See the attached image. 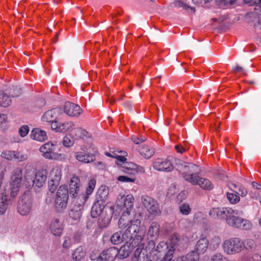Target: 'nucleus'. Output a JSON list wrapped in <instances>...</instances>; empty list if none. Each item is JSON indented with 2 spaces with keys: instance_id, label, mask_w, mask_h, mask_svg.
<instances>
[{
  "instance_id": "60",
  "label": "nucleus",
  "mask_w": 261,
  "mask_h": 261,
  "mask_svg": "<svg viewBox=\"0 0 261 261\" xmlns=\"http://www.w3.org/2000/svg\"><path fill=\"white\" fill-rule=\"evenodd\" d=\"M24 184L25 186L28 189H31L32 187H28V185L30 183L31 179H32V178H30L29 175H25L24 177Z\"/></svg>"
},
{
  "instance_id": "58",
  "label": "nucleus",
  "mask_w": 261,
  "mask_h": 261,
  "mask_svg": "<svg viewBox=\"0 0 261 261\" xmlns=\"http://www.w3.org/2000/svg\"><path fill=\"white\" fill-rule=\"evenodd\" d=\"M221 242V239L218 237H214L211 240V244L213 245V247L215 248L217 247Z\"/></svg>"
},
{
  "instance_id": "33",
  "label": "nucleus",
  "mask_w": 261,
  "mask_h": 261,
  "mask_svg": "<svg viewBox=\"0 0 261 261\" xmlns=\"http://www.w3.org/2000/svg\"><path fill=\"white\" fill-rule=\"evenodd\" d=\"M62 177V169L59 166L54 167L50 172V179L54 180L56 183L60 182Z\"/></svg>"
},
{
  "instance_id": "40",
  "label": "nucleus",
  "mask_w": 261,
  "mask_h": 261,
  "mask_svg": "<svg viewBox=\"0 0 261 261\" xmlns=\"http://www.w3.org/2000/svg\"><path fill=\"white\" fill-rule=\"evenodd\" d=\"M15 151H14L3 150L1 153V156L7 160L12 161L15 159Z\"/></svg>"
},
{
  "instance_id": "4",
  "label": "nucleus",
  "mask_w": 261,
  "mask_h": 261,
  "mask_svg": "<svg viewBox=\"0 0 261 261\" xmlns=\"http://www.w3.org/2000/svg\"><path fill=\"white\" fill-rule=\"evenodd\" d=\"M22 169L19 167L14 168L11 172L10 181L9 194L12 197H16L22 186Z\"/></svg>"
},
{
  "instance_id": "44",
  "label": "nucleus",
  "mask_w": 261,
  "mask_h": 261,
  "mask_svg": "<svg viewBox=\"0 0 261 261\" xmlns=\"http://www.w3.org/2000/svg\"><path fill=\"white\" fill-rule=\"evenodd\" d=\"M21 93L20 88L17 86H13L12 88H10V91L9 92V96L12 97H15L19 96L21 94Z\"/></svg>"
},
{
  "instance_id": "30",
  "label": "nucleus",
  "mask_w": 261,
  "mask_h": 261,
  "mask_svg": "<svg viewBox=\"0 0 261 261\" xmlns=\"http://www.w3.org/2000/svg\"><path fill=\"white\" fill-rule=\"evenodd\" d=\"M209 244L208 240L206 238L203 237L200 239L197 242L195 246V249L197 252L199 253H204L208 247Z\"/></svg>"
},
{
  "instance_id": "6",
  "label": "nucleus",
  "mask_w": 261,
  "mask_h": 261,
  "mask_svg": "<svg viewBox=\"0 0 261 261\" xmlns=\"http://www.w3.org/2000/svg\"><path fill=\"white\" fill-rule=\"evenodd\" d=\"M244 247V241L236 237L226 240L223 244L224 251L228 255L240 253L243 250Z\"/></svg>"
},
{
  "instance_id": "37",
  "label": "nucleus",
  "mask_w": 261,
  "mask_h": 261,
  "mask_svg": "<svg viewBox=\"0 0 261 261\" xmlns=\"http://www.w3.org/2000/svg\"><path fill=\"white\" fill-rule=\"evenodd\" d=\"M86 252L82 246H79L75 249L72 254V258L76 260H80L84 258Z\"/></svg>"
},
{
  "instance_id": "36",
  "label": "nucleus",
  "mask_w": 261,
  "mask_h": 261,
  "mask_svg": "<svg viewBox=\"0 0 261 261\" xmlns=\"http://www.w3.org/2000/svg\"><path fill=\"white\" fill-rule=\"evenodd\" d=\"M187 1L188 0H175L173 3V5L177 8H182L185 10L188 11L191 10L192 12H194V8L188 6V4L187 2Z\"/></svg>"
},
{
  "instance_id": "64",
  "label": "nucleus",
  "mask_w": 261,
  "mask_h": 261,
  "mask_svg": "<svg viewBox=\"0 0 261 261\" xmlns=\"http://www.w3.org/2000/svg\"><path fill=\"white\" fill-rule=\"evenodd\" d=\"M252 186L256 189H261V185H259L255 181H253L252 182Z\"/></svg>"
},
{
  "instance_id": "50",
  "label": "nucleus",
  "mask_w": 261,
  "mask_h": 261,
  "mask_svg": "<svg viewBox=\"0 0 261 261\" xmlns=\"http://www.w3.org/2000/svg\"><path fill=\"white\" fill-rule=\"evenodd\" d=\"M29 130V127L28 125H23L19 128L18 133L21 137H24L28 134Z\"/></svg>"
},
{
  "instance_id": "48",
  "label": "nucleus",
  "mask_w": 261,
  "mask_h": 261,
  "mask_svg": "<svg viewBox=\"0 0 261 261\" xmlns=\"http://www.w3.org/2000/svg\"><path fill=\"white\" fill-rule=\"evenodd\" d=\"M73 129L74 130L75 135L79 138L86 137L88 134V132L86 130L81 127L76 128Z\"/></svg>"
},
{
  "instance_id": "2",
  "label": "nucleus",
  "mask_w": 261,
  "mask_h": 261,
  "mask_svg": "<svg viewBox=\"0 0 261 261\" xmlns=\"http://www.w3.org/2000/svg\"><path fill=\"white\" fill-rule=\"evenodd\" d=\"M141 221L135 217L134 214L129 211H124L118 221V227L120 229H129L131 234L137 235L140 229Z\"/></svg>"
},
{
  "instance_id": "29",
  "label": "nucleus",
  "mask_w": 261,
  "mask_h": 261,
  "mask_svg": "<svg viewBox=\"0 0 261 261\" xmlns=\"http://www.w3.org/2000/svg\"><path fill=\"white\" fill-rule=\"evenodd\" d=\"M76 159L84 163L92 162L95 160V156L92 153H86L84 152H77L75 154Z\"/></svg>"
},
{
  "instance_id": "57",
  "label": "nucleus",
  "mask_w": 261,
  "mask_h": 261,
  "mask_svg": "<svg viewBox=\"0 0 261 261\" xmlns=\"http://www.w3.org/2000/svg\"><path fill=\"white\" fill-rule=\"evenodd\" d=\"M232 71L234 72H242L243 74L246 75H247V71L243 67L240 66L239 65H237L235 67H233L232 69Z\"/></svg>"
},
{
  "instance_id": "12",
  "label": "nucleus",
  "mask_w": 261,
  "mask_h": 261,
  "mask_svg": "<svg viewBox=\"0 0 261 261\" xmlns=\"http://www.w3.org/2000/svg\"><path fill=\"white\" fill-rule=\"evenodd\" d=\"M160 225L156 222H153L151 223L148 230V236L152 240L149 241L146 247L145 250L147 249L155 248V242L153 239H156L160 236Z\"/></svg>"
},
{
  "instance_id": "45",
  "label": "nucleus",
  "mask_w": 261,
  "mask_h": 261,
  "mask_svg": "<svg viewBox=\"0 0 261 261\" xmlns=\"http://www.w3.org/2000/svg\"><path fill=\"white\" fill-rule=\"evenodd\" d=\"M63 145L66 147L72 146L74 144V140L70 136H66L62 140Z\"/></svg>"
},
{
  "instance_id": "26",
  "label": "nucleus",
  "mask_w": 261,
  "mask_h": 261,
  "mask_svg": "<svg viewBox=\"0 0 261 261\" xmlns=\"http://www.w3.org/2000/svg\"><path fill=\"white\" fill-rule=\"evenodd\" d=\"M96 185V180L94 179H91L88 184V187L86 189L85 193L81 196L80 201L84 204L87 199L89 198V196L93 193Z\"/></svg>"
},
{
  "instance_id": "14",
  "label": "nucleus",
  "mask_w": 261,
  "mask_h": 261,
  "mask_svg": "<svg viewBox=\"0 0 261 261\" xmlns=\"http://www.w3.org/2000/svg\"><path fill=\"white\" fill-rule=\"evenodd\" d=\"M117 248L115 247H110L106 249L101 253L97 258V261H114L118 257Z\"/></svg>"
},
{
  "instance_id": "10",
  "label": "nucleus",
  "mask_w": 261,
  "mask_h": 261,
  "mask_svg": "<svg viewBox=\"0 0 261 261\" xmlns=\"http://www.w3.org/2000/svg\"><path fill=\"white\" fill-rule=\"evenodd\" d=\"M141 202L143 206L152 215L159 216L161 214L158 202L153 198L147 195L141 197Z\"/></svg>"
},
{
  "instance_id": "43",
  "label": "nucleus",
  "mask_w": 261,
  "mask_h": 261,
  "mask_svg": "<svg viewBox=\"0 0 261 261\" xmlns=\"http://www.w3.org/2000/svg\"><path fill=\"white\" fill-rule=\"evenodd\" d=\"M136 246H138V248L136 249L134 252V256L136 258H137L138 261H139L138 259L141 257L142 251L144 248V244L142 243L141 241L138 244H136V245H135V247Z\"/></svg>"
},
{
  "instance_id": "34",
  "label": "nucleus",
  "mask_w": 261,
  "mask_h": 261,
  "mask_svg": "<svg viewBox=\"0 0 261 261\" xmlns=\"http://www.w3.org/2000/svg\"><path fill=\"white\" fill-rule=\"evenodd\" d=\"M252 227V223L247 219L241 217L239 224L236 228L242 230H249Z\"/></svg>"
},
{
  "instance_id": "39",
  "label": "nucleus",
  "mask_w": 261,
  "mask_h": 261,
  "mask_svg": "<svg viewBox=\"0 0 261 261\" xmlns=\"http://www.w3.org/2000/svg\"><path fill=\"white\" fill-rule=\"evenodd\" d=\"M244 241V248L246 250L254 251L256 247V244L255 241L251 239H247Z\"/></svg>"
},
{
  "instance_id": "61",
  "label": "nucleus",
  "mask_w": 261,
  "mask_h": 261,
  "mask_svg": "<svg viewBox=\"0 0 261 261\" xmlns=\"http://www.w3.org/2000/svg\"><path fill=\"white\" fill-rule=\"evenodd\" d=\"M200 218L204 219L203 214L201 212L197 213L194 215V220L195 222H199L200 220H198V218Z\"/></svg>"
},
{
  "instance_id": "27",
  "label": "nucleus",
  "mask_w": 261,
  "mask_h": 261,
  "mask_svg": "<svg viewBox=\"0 0 261 261\" xmlns=\"http://www.w3.org/2000/svg\"><path fill=\"white\" fill-rule=\"evenodd\" d=\"M30 136L32 139L39 142H43L47 138L45 131L36 128L31 131Z\"/></svg>"
},
{
  "instance_id": "8",
  "label": "nucleus",
  "mask_w": 261,
  "mask_h": 261,
  "mask_svg": "<svg viewBox=\"0 0 261 261\" xmlns=\"http://www.w3.org/2000/svg\"><path fill=\"white\" fill-rule=\"evenodd\" d=\"M143 239L142 235H135V237L131 240L127 241L123 245H122L120 249H118V258L119 259H124L127 257L129 253L132 251L135 248V245L136 244H138Z\"/></svg>"
},
{
  "instance_id": "23",
  "label": "nucleus",
  "mask_w": 261,
  "mask_h": 261,
  "mask_svg": "<svg viewBox=\"0 0 261 261\" xmlns=\"http://www.w3.org/2000/svg\"><path fill=\"white\" fill-rule=\"evenodd\" d=\"M50 232L56 236H60L62 233L63 225L59 219L54 218L49 225Z\"/></svg>"
},
{
  "instance_id": "47",
  "label": "nucleus",
  "mask_w": 261,
  "mask_h": 261,
  "mask_svg": "<svg viewBox=\"0 0 261 261\" xmlns=\"http://www.w3.org/2000/svg\"><path fill=\"white\" fill-rule=\"evenodd\" d=\"M74 243L73 239L69 236H66L64 238V241L63 243V247L64 248H69Z\"/></svg>"
},
{
  "instance_id": "17",
  "label": "nucleus",
  "mask_w": 261,
  "mask_h": 261,
  "mask_svg": "<svg viewBox=\"0 0 261 261\" xmlns=\"http://www.w3.org/2000/svg\"><path fill=\"white\" fill-rule=\"evenodd\" d=\"M228 213L225 220L226 223L229 226L236 228L241 218L239 216L238 210H234L231 208L228 210Z\"/></svg>"
},
{
  "instance_id": "63",
  "label": "nucleus",
  "mask_w": 261,
  "mask_h": 261,
  "mask_svg": "<svg viewBox=\"0 0 261 261\" xmlns=\"http://www.w3.org/2000/svg\"><path fill=\"white\" fill-rule=\"evenodd\" d=\"M7 119V117L6 115L0 114V123L6 122Z\"/></svg>"
},
{
  "instance_id": "55",
  "label": "nucleus",
  "mask_w": 261,
  "mask_h": 261,
  "mask_svg": "<svg viewBox=\"0 0 261 261\" xmlns=\"http://www.w3.org/2000/svg\"><path fill=\"white\" fill-rule=\"evenodd\" d=\"M179 241V235L177 233L173 234L171 236V239H170V241H171V246H173L174 245H175L178 243V242Z\"/></svg>"
},
{
  "instance_id": "52",
  "label": "nucleus",
  "mask_w": 261,
  "mask_h": 261,
  "mask_svg": "<svg viewBox=\"0 0 261 261\" xmlns=\"http://www.w3.org/2000/svg\"><path fill=\"white\" fill-rule=\"evenodd\" d=\"M27 159L28 155L26 154H21L19 152L15 151L14 160L18 162H23L27 160Z\"/></svg>"
},
{
  "instance_id": "54",
  "label": "nucleus",
  "mask_w": 261,
  "mask_h": 261,
  "mask_svg": "<svg viewBox=\"0 0 261 261\" xmlns=\"http://www.w3.org/2000/svg\"><path fill=\"white\" fill-rule=\"evenodd\" d=\"M51 122V128L53 130H55L56 132H61L60 129V124L61 123L58 122L57 121H53Z\"/></svg>"
},
{
  "instance_id": "7",
  "label": "nucleus",
  "mask_w": 261,
  "mask_h": 261,
  "mask_svg": "<svg viewBox=\"0 0 261 261\" xmlns=\"http://www.w3.org/2000/svg\"><path fill=\"white\" fill-rule=\"evenodd\" d=\"M149 250V253H151V251L152 252H154V254L157 255L159 254V256L164 255V258L161 261H173L172 260L173 254L174 253L175 248L174 246L169 247L168 243L164 241L160 242L156 248L154 249H147V250Z\"/></svg>"
},
{
  "instance_id": "56",
  "label": "nucleus",
  "mask_w": 261,
  "mask_h": 261,
  "mask_svg": "<svg viewBox=\"0 0 261 261\" xmlns=\"http://www.w3.org/2000/svg\"><path fill=\"white\" fill-rule=\"evenodd\" d=\"M238 192H236V193L239 195H240L242 197L245 196L247 194V191L246 189L243 187L242 186H238Z\"/></svg>"
},
{
  "instance_id": "5",
  "label": "nucleus",
  "mask_w": 261,
  "mask_h": 261,
  "mask_svg": "<svg viewBox=\"0 0 261 261\" xmlns=\"http://www.w3.org/2000/svg\"><path fill=\"white\" fill-rule=\"evenodd\" d=\"M68 198L69 190L67 186L65 185L60 186L56 193L54 204L57 212L62 213L66 210Z\"/></svg>"
},
{
  "instance_id": "21",
  "label": "nucleus",
  "mask_w": 261,
  "mask_h": 261,
  "mask_svg": "<svg viewBox=\"0 0 261 261\" xmlns=\"http://www.w3.org/2000/svg\"><path fill=\"white\" fill-rule=\"evenodd\" d=\"M81 186L80 178L74 175L72 177L69 183V194L73 197H76L78 196Z\"/></svg>"
},
{
  "instance_id": "13",
  "label": "nucleus",
  "mask_w": 261,
  "mask_h": 261,
  "mask_svg": "<svg viewBox=\"0 0 261 261\" xmlns=\"http://www.w3.org/2000/svg\"><path fill=\"white\" fill-rule=\"evenodd\" d=\"M135 236L131 234L130 230H125L123 232L118 231L114 233L111 237L112 244L117 245L124 241H131Z\"/></svg>"
},
{
  "instance_id": "51",
  "label": "nucleus",
  "mask_w": 261,
  "mask_h": 261,
  "mask_svg": "<svg viewBox=\"0 0 261 261\" xmlns=\"http://www.w3.org/2000/svg\"><path fill=\"white\" fill-rule=\"evenodd\" d=\"M117 180L122 182H134L135 181V177H128L126 176H119L117 178Z\"/></svg>"
},
{
  "instance_id": "19",
  "label": "nucleus",
  "mask_w": 261,
  "mask_h": 261,
  "mask_svg": "<svg viewBox=\"0 0 261 261\" xmlns=\"http://www.w3.org/2000/svg\"><path fill=\"white\" fill-rule=\"evenodd\" d=\"M230 207H214L209 211V215L211 217L215 219H225L228 213V210Z\"/></svg>"
},
{
  "instance_id": "49",
  "label": "nucleus",
  "mask_w": 261,
  "mask_h": 261,
  "mask_svg": "<svg viewBox=\"0 0 261 261\" xmlns=\"http://www.w3.org/2000/svg\"><path fill=\"white\" fill-rule=\"evenodd\" d=\"M211 261H230L222 254L217 253L214 254L211 259Z\"/></svg>"
},
{
  "instance_id": "3",
  "label": "nucleus",
  "mask_w": 261,
  "mask_h": 261,
  "mask_svg": "<svg viewBox=\"0 0 261 261\" xmlns=\"http://www.w3.org/2000/svg\"><path fill=\"white\" fill-rule=\"evenodd\" d=\"M57 146V143L56 142H48L40 147L39 151L42 153V155L45 159L48 160L58 161L67 160L68 156L66 154L58 153L55 151Z\"/></svg>"
},
{
  "instance_id": "31",
  "label": "nucleus",
  "mask_w": 261,
  "mask_h": 261,
  "mask_svg": "<svg viewBox=\"0 0 261 261\" xmlns=\"http://www.w3.org/2000/svg\"><path fill=\"white\" fill-rule=\"evenodd\" d=\"M109 195V188L106 186H101L97 190L96 200L105 202Z\"/></svg>"
},
{
  "instance_id": "38",
  "label": "nucleus",
  "mask_w": 261,
  "mask_h": 261,
  "mask_svg": "<svg viewBox=\"0 0 261 261\" xmlns=\"http://www.w3.org/2000/svg\"><path fill=\"white\" fill-rule=\"evenodd\" d=\"M75 125L72 121H67L60 124V129L61 133H65L67 131L73 130Z\"/></svg>"
},
{
  "instance_id": "35",
  "label": "nucleus",
  "mask_w": 261,
  "mask_h": 261,
  "mask_svg": "<svg viewBox=\"0 0 261 261\" xmlns=\"http://www.w3.org/2000/svg\"><path fill=\"white\" fill-rule=\"evenodd\" d=\"M134 196L131 194L127 195L125 197L123 203L124 208H125L124 211H128L131 212L134 206Z\"/></svg>"
},
{
  "instance_id": "25",
  "label": "nucleus",
  "mask_w": 261,
  "mask_h": 261,
  "mask_svg": "<svg viewBox=\"0 0 261 261\" xmlns=\"http://www.w3.org/2000/svg\"><path fill=\"white\" fill-rule=\"evenodd\" d=\"M83 204V203H79L77 205L73 204L69 212V217L75 220H79L82 216Z\"/></svg>"
},
{
  "instance_id": "32",
  "label": "nucleus",
  "mask_w": 261,
  "mask_h": 261,
  "mask_svg": "<svg viewBox=\"0 0 261 261\" xmlns=\"http://www.w3.org/2000/svg\"><path fill=\"white\" fill-rule=\"evenodd\" d=\"M139 151L140 154L146 159L150 158L154 153L153 148L145 144L140 146Z\"/></svg>"
},
{
  "instance_id": "28",
  "label": "nucleus",
  "mask_w": 261,
  "mask_h": 261,
  "mask_svg": "<svg viewBox=\"0 0 261 261\" xmlns=\"http://www.w3.org/2000/svg\"><path fill=\"white\" fill-rule=\"evenodd\" d=\"M105 202L96 200L93 203L91 211V215L93 218H97L102 213L105 207Z\"/></svg>"
},
{
  "instance_id": "18",
  "label": "nucleus",
  "mask_w": 261,
  "mask_h": 261,
  "mask_svg": "<svg viewBox=\"0 0 261 261\" xmlns=\"http://www.w3.org/2000/svg\"><path fill=\"white\" fill-rule=\"evenodd\" d=\"M122 168V170L124 172L133 175L137 173H144L145 172V169L143 167L133 162L124 163Z\"/></svg>"
},
{
  "instance_id": "46",
  "label": "nucleus",
  "mask_w": 261,
  "mask_h": 261,
  "mask_svg": "<svg viewBox=\"0 0 261 261\" xmlns=\"http://www.w3.org/2000/svg\"><path fill=\"white\" fill-rule=\"evenodd\" d=\"M99 226L100 228H105L109 225L110 222L109 217L102 218L101 216L98 219Z\"/></svg>"
},
{
  "instance_id": "59",
  "label": "nucleus",
  "mask_w": 261,
  "mask_h": 261,
  "mask_svg": "<svg viewBox=\"0 0 261 261\" xmlns=\"http://www.w3.org/2000/svg\"><path fill=\"white\" fill-rule=\"evenodd\" d=\"M132 140L136 144H139L144 142V139H140V138H138L137 136H135L132 137Z\"/></svg>"
},
{
  "instance_id": "9",
  "label": "nucleus",
  "mask_w": 261,
  "mask_h": 261,
  "mask_svg": "<svg viewBox=\"0 0 261 261\" xmlns=\"http://www.w3.org/2000/svg\"><path fill=\"white\" fill-rule=\"evenodd\" d=\"M33 199L28 194H24L20 198L17 205L18 213L22 216H27L32 210Z\"/></svg>"
},
{
  "instance_id": "15",
  "label": "nucleus",
  "mask_w": 261,
  "mask_h": 261,
  "mask_svg": "<svg viewBox=\"0 0 261 261\" xmlns=\"http://www.w3.org/2000/svg\"><path fill=\"white\" fill-rule=\"evenodd\" d=\"M62 111L69 117H79L82 113V110L79 105L69 101L65 103Z\"/></svg>"
},
{
  "instance_id": "11",
  "label": "nucleus",
  "mask_w": 261,
  "mask_h": 261,
  "mask_svg": "<svg viewBox=\"0 0 261 261\" xmlns=\"http://www.w3.org/2000/svg\"><path fill=\"white\" fill-rule=\"evenodd\" d=\"M153 168L158 171L170 172L174 169L172 158L157 159L153 163Z\"/></svg>"
},
{
  "instance_id": "62",
  "label": "nucleus",
  "mask_w": 261,
  "mask_h": 261,
  "mask_svg": "<svg viewBox=\"0 0 261 261\" xmlns=\"http://www.w3.org/2000/svg\"><path fill=\"white\" fill-rule=\"evenodd\" d=\"M175 148L177 152L179 153H183L186 151V149L181 145H177L175 146Z\"/></svg>"
},
{
  "instance_id": "53",
  "label": "nucleus",
  "mask_w": 261,
  "mask_h": 261,
  "mask_svg": "<svg viewBox=\"0 0 261 261\" xmlns=\"http://www.w3.org/2000/svg\"><path fill=\"white\" fill-rule=\"evenodd\" d=\"M59 182H57V183H56V182L52 179H50L49 181H48V185L49 191H50L51 193L54 192L57 189V187L59 186Z\"/></svg>"
},
{
  "instance_id": "42",
  "label": "nucleus",
  "mask_w": 261,
  "mask_h": 261,
  "mask_svg": "<svg viewBox=\"0 0 261 261\" xmlns=\"http://www.w3.org/2000/svg\"><path fill=\"white\" fill-rule=\"evenodd\" d=\"M227 198L231 204H236L238 203L240 200V197L236 193H227Z\"/></svg>"
},
{
  "instance_id": "16",
  "label": "nucleus",
  "mask_w": 261,
  "mask_h": 261,
  "mask_svg": "<svg viewBox=\"0 0 261 261\" xmlns=\"http://www.w3.org/2000/svg\"><path fill=\"white\" fill-rule=\"evenodd\" d=\"M47 179V172L45 170L42 169L38 171L35 174L34 179H31L30 183L28 187H33L35 185L38 188L42 187Z\"/></svg>"
},
{
  "instance_id": "22",
  "label": "nucleus",
  "mask_w": 261,
  "mask_h": 261,
  "mask_svg": "<svg viewBox=\"0 0 261 261\" xmlns=\"http://www.w3.org/2000/svg\"><path fill=\"white\" fill-rule=\"evenodd\" d=\"M255 6L254 8V13H248L245 16L246 20L249 22L251 23L258 20V17L256 15H261V0H258V2H254Z\"/></svg>"
},
{
  "instance_id": "1",
  "label": "nucleus",
  "mask_w": 261,
  "mask_h": 261,
  "mask_svg": "<svg viewBox=\"0 0 261 261\" xmlns=\"http://www.w3.org/2000/svg\"><path fill=\"white\" fill-rule=\"evenodd\" d=\"M179 170L183 178L193 185H198L203 190H211L214 185L211 181L205 178L200 177L198 174L199 167L196 164L183 162Z\"/></svg>"
},
{
  "instance_id": "41",
  "label": "nucleus",
  "mask_w": 261,
  "mask_h": 261,
  "mask_svg": "<svg viewBox=\"0 0 261 261\" xmlns=\"http://www.w3.org/2000/svg\"><path fill=\"white\" fill-rule=\"evenodd\" d=\"M179 212L184 215H188L191 212V208L189 204L184 203L181 204L179 206Z\"/></svg>"
},
{
  "instance_id": "24",
  "label": "nucleus",
  "mask_w": 261,
  "mask_h": 261,
  "mask_svg": "<svg viewBox=\"0 0 261 261\" xmlns=\"http://www.w3.org/2000/svg\"><path fill=\"white\" fill-rule=\"evenodd\" d=\"M15 197L10 196L9 194L3 193L0 195V214L3 215L7 208L9 203Z\"/></svg>"
},
{
  "instance_id": "20",
  "label": "nucleus",
  "mask_w": 261,
  "mask_h": 261,
  "mask_svg": "<svg viewBox=\"0 0 261 261\" xmlns=\"http://www.w3.org/2000/svg\"><path fill=\"white\" fill-rule=\"evenodd\" d=\"M63 113L61 108H55L45 112L42 116V121L51 122L55 120L59 115Z\"/></svg>"
}]
</instances>
